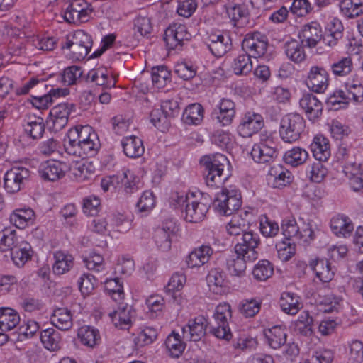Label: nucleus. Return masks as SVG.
<instances>
[{
  "mask_svg": "<svg viewBox=\"0 0 363 363\" xmlns=\"http://www.w3.org/2000/svg\"><path fill=\"white\" fill-rule=\"evenodd\" d=\"M201 162L205 168L204 175L208 186H218L228 179L229 162L225 155L216 154L212 158L203 157Z\"/></svg>",
  "mask_w": 363,
  "mask_h": 363,
  "instance_id": "obj_3",
  "label": "nucleus"
},
{
  "mask_svg": "<svg viewBox=\"0 0 363 363\" xmlns=\"http://www.w3.org/2000/svg\"><path fill=\"white\" fill-rule=\"evenodd\" d=\"M213 253L211 246L203 245L189 253L186 262L189 268L200 267L208 262Z\"/></svg>",
  "mask_w": 363,
  "mask_h": 363,
  "instance_id": "obj_26",
  "label": "nucleus"
},
{
  "mask_svg": "<svg viewBox=\"0 0 363 363\" xmlns=\"http://www.w3.org/2000/svg\"><path fill=\"white\" fill-rule=\"evenodd\" d=\"M339 6L342 15L349 19L363 13V0H342Z\"/></svg>",
  "mask_w": 363,
  "mask_h": 363,
  "instance_id": "obj_36",
  "label": "nucleus"
},
{
  "mask_svg": "<svg viewBox=\"0 0 363 363\" xmlns=\"http://www.w3.org/2000/svg\"><path fill=\"white\" fill-rule=\"evenodd\" d=\"M243 254L242 255H235L227 259V267L229 272L235 276H241L245 271L247 262L253 260L248 259Z\"/></svg>",
  "mask_w": 363,
  "mask_h": 363,
  "instance_id": "obj_45",
  "label": "nucleus"
},
{
  "mask_svg": "<svg viewBox=\"0 0 363 363\" xmlns=\"http://www.w3.org/2000/svg\"><path fill=\"white\" fill-rule=\"evenodd\" d=\"M274 265L267 259H262L254 267L252 276L259 281H264L274 274Z\"/></svg>",
  "mask_w": 363,
  "mask_h": 363,
  "instance_id": "obj_44",
  "label": "nucleus"
},
{
  "mask_svg": "<svg viewBox=\"0 0 363 363\" xmlns=\"http://www.w3.org/2000/svg\"><path fill=\"white\" fill-rule=\"evenodd\" d=\"M233 72L237 75L247 74L252 69L251 57L247 54L238 55L232 65Z\"/></svg>",
  "mask_w": 363,
  "mask_h": 363,
  "instance_id": "obj_52",
  "label": "nucleus"
},
{
  "mask_svg": "<svg viewBox=\"0 0 363 363\" xmlns=\"http://www.w3.org/2000/svg\"><path fill=\"white\" fill-rule=\"evenodd\" d=\"M329 83V75L323 67L313 66L311 67L306 79V84L313 91L322 93L327 89Z\"/></svg>",
  "mask_w": 363,
  "mask_h": 363,
  "instance_id": "obj_13",
  "label": "nucleus"
},
{
  "mask_svg": "<svg viewBox=\"0 0 363 363\" xmlns=\"http://www.w3.org/2000/svg\"><path fill=\"white\" fill-rule=\"evenodd\" d=\"M229 17L234 23V26H242L247 22L249 16L248 9L245 5H236L228 10Z\"/></svg>",
  "mask_w": 363,
  "mask_h": 363,
  "instance_id": "obj_54",
  "label": "nucleus"
},
{
  "mask_svg": "<svg viewBox=\"0 0 363 363\" xmlns=\"http://www.w3.org/2000/svg\"><path fill=\"white\" fill-rule=\"evenodd\" d=\"M101 208V201L99 197L91 195L83 199V211L85 213L95 216Z\"/></svg>",
  "mask_w": 363,
  "mask_h": 363,
  "instance_id": "obj_61",
  "label": "nucleus"
},
{
  "mask_svg": "<svg viewBox=\"0 0 363 363\" xmlns=\"http://www.w3.org/2000/svg\"><path fill=\"white\" fill-rule=\"evenodd\" d=\"M150 121L153 125L161 131H165L169 126V121L162 109H155L150 113Z\"/></svg>",
  "mask_w": 363,
  "mask_h": 363,
  "instance_id": "obj_60",
  "label": "nucleus"
},
{
  "mask_svg": "<svg viewBox=\"0 0 363 363\" xmlns=\"http://www.w3.org/2000/svg\"><path fill=\"white\" fill-rule=\"evenodd\" d=\"M172 201V205L175 208H182L185 206L184 218L190 223L202 220L208 211V205L196 199L194 193L186 194L176 193Z\"/></svg>",
  "mask_w": 363,
  "mask_h": 363,
  "instance_id": "obj_2",
  "label": "nucleus"
},
{
  "mask_svg": "<svg viewBox=\"0 0 363 363\" xmlns=\"http://www.w3.org/2000/svg\"><path fill=\"white\" fill-rule=\"evenodd\" d=\"M206 327L207 320L203 316L196 317L182 328V337L185 340L199 341L205 335Z\"/></svg>",
  "mask_w": 363,
  "mask_h": 363,
  "instance_id": "obj_15",
  "label": "nucleus"
},
{
  "mask_svg": "<svg viewBox=\"0 0 363 363\" xmlns=\"http://www.w3.org/2000/svg\"><path fill=\"white\" fill-rule=\"evenodd\" d=\"M240 194L223 189L218 193L213 201V206L217 212L224 216H230L237 211L241 206Z\"/></svg>",
  "mask_w": 363,
  "mask_h": 363,
  "instance_id": "obj_6",
  "label": "nucleus"
},
{
  "mask_svg": "<svg viewBox=\"0 0 363 363\" xmlns=\"http://www.w3.org/2000/svg\"><path fill=\"white\" fill-rule=\"evenodd\" d=\"M171 73L164 65L152 69V81L157 88L164 87L170 79Z\"/></svg>",
  "mask_w": 363,
  "mask_h": 363,
  "instance_id": "obj_53",
  "label": "nucleus"
},
{
  "mask_svg": "<svg viewBox=\"0 0 363 363\" xmlns=\"http://www.w3.org/2000/svg\"><path fill=\"white\" fill-rule=\"evenodd\" d=\"M123 152L128 157L135 158L144 153V146L140 138L136 136L124 138L121 141Z\"/></svg>",
  "mask_w": 363,
  "mask_h": 363,
  "instance_id": "obj_32",
  "label": "nucleus"
},
{
  "mask_svg": "<svg viewBox=\"0 0 363 363\" xmlns=\"http://www.w3.org/2000/svg\"><path fill=\"white\" fill-rule=\"evenodd\" d=\"M91 135L90 139L77 146L72 147L71 145H68V151L66 152L69 155L79 157L95 155L100 147V143L96 133H93Z\"/></svg>",
  "mask_w": 363,
  "mask_h": 363,
  "instance_id": "obj_20",
  "label": "nucleus"
},
{
  "mask_svg": "<svg viewBox=\"0 0 363 363\" xmlns=\"http://www.w3.org/2000/svg\"><path fill=\"white\" fill-rule=\"evenodd\" d=\"M30 172L23 167H13L4 174V188L9 193H16L21 189L28 180Z\"/></svg>",
  "mask_w": 363,
  "mask_h": 363,
  "instance_id": "obj_10",
  "label": "nucleus"
},
{
  "mask_svg": "<svg viewBox=\"0 0 363 363\" xmlns=\"http://www.w3.org/2000/svg\"><path fill=\"white\" fill-rule=\"evenodd\" d=\"M208 286L216 293L220 292V289L227 286L228 281L225 273L218 268L212 269L206 277Z\"/></svg>",
  "mask_w": 363,
  "mask_h": 363,
  "instance_id": "obj_39",
  "label": "nucleus"
},
{
  "mask_svg": "<svg viewBox=\"0 0 363 363\" xmlns=\"http://www.w3.org/2000/svg\"><path fill=\"white\" fill-rule=\"evenodd\" d=\"M87 79L94 82L97 86H101L105 88H111L115 86L116 82L108 79V71L104 67H97L91 69L87 74Z\"/></svg>",
  "mask_w": 363,
  "mask_h": 363,
  "instance_id": "obj_40",
  "label": "nucleus"
},
{
  "mask_svg": "<svg viewBox=\"0 0 363 363\" xmlns=\"http://www.w3.org/2000/svg\"><path fill=\"white\" fill-rule=\"evenodd\" d=\"M251 156L257 163H267L277 157V152L267 142L255 144L251 150Z\"/></svg>",
  "mask_w": 363,
  "mask_h": 363,
  "instance_id": "obj_27",
  "label": "nucleus"
},
{
  "mask_svg": "<svg viewBox=\"0 0 363 363\" xmlns=\"http://www.w3.org/2000/svg\"><path fill=\"white\" fill-rule=\"evenodd\" d=\"M95 133L91 126H76L71 128L67 134L65 139L64 147L66 152L68 151V145L72 147L80 145L91 138V135Z\"/></svg>",
  "mask_w": 363,
  "mask_h": 363,
  "instance_id": "obj_18",
  "label": "nucleus"
},
{
  "mask_svg": "<svg viewBox=\"0 0 363 363\" xmlns=\"http://www.w3.org/2000/svg\"><path fill=\"white\" fill-rule=\"evenodd\" d=\"M83 262L89 270L100 272L105 269L104 257L95 252H91L89 256L83 257Z\"/></svg>",
  "mask_w": 363,
  "mask_h": 363,
  "instance_id": "obj_56",
  "label": "nucleus"
},
{
  "mask_svg": "<svg viewBox=\"0 0 363 363\" xmlns=\"http://www.w3.org/2000/svg\"><path fill=\"white\" fill-rule=\"evenodd\" d=\"M206 44L211 53L217 57L223 56L231 49L232 45L228 35L217 33L209 34Z\"/></svg>",
  "mask_w": 363,
  "mask_h": 363,
  "instance_id": "obj_16",
  "label": "nucleus"
},
{
  "mask_svg": "<svg viewBox=\"0 0 363 363\" xmlns=\"http://www.w3.org/2000/svg\"><path fill=\"white\" fill-rule=\"evenodd\" d=\"M40 341L45 348L50 351H56L61 347L60 333L52 328L41 331Z\"/></svg>",
  "mask_w": 363,
  "mask_h": 363,
  "instance_id": "obj_34",
  "label": "nucleus"
},
{
  "mask_svg": "<svg viewBox=\"0 0 363 363\" xmlns=\"http://www.w3.org/2000/svg\"><path fill=\"white\" fill-rule=\"evenodd\" d=\"M93 11L91 5L84 0H71L65 9L64 18L73 24L87 22Z\"/></svg>",
  "mask_w": 363,
  "mask_h": 363,
  "instance_id": "obj_7",
  "label": "nucleus"
},
{
  "mask_svg": "<svg viewBox=\"0 0 363 363\" xmlns=\"http://www.w3.org/2000/svg\"><path fill=\"white\" fill-rule=\"evenodd\" d=\"M31 253L30 245L27 242L21 241L11 251V259L16 265L22 267L30 259Z\"/></svg>",
  "mask_w": 363,
  "mask_h": 363,
  "instance_id": "obj_35",
  "label": "nucleus"
},
{
  "mask_svg": "<svg viewBox=\"0 0 363 363\" xmlns=\"http://www.w3.org/2000/svg\"><path fill=\"white\" fill-rule=\"evenodd\" d=\"M79 289L84 296L89 295L94 289L96 281L94 276L84 274L79 279Z\"/></svg>",
  "mask_w": 363,
  "mask_h": 363,
  "instance_id": "obj_63",
  "label": "nucleus"
},
{
  "mask_svg": "<svg viewBox=\"0 0 363 363\" xmlns=\"http://www.w3.org/2000/svg\"><path fill=\"white\" fill-rule=\"evenodd\" d=\"M190 34L187 32L186 26L181 23L170 25L164 32V40L169 49L175 50L182 45L184 40H187Z\"/></svg>",
  "mask_w": 363,
  "mask_h": 363,
  "instance_id": "obj_12",
  "label": "nucleus"
},
{
  "mask_svg": "<svg viewBox=\"0 0 363 363\" xmlns=\"http://www.w3.org/2000/svg\"><path fill=\"white\" fill-rule=\"evenodd\" d=\"M176 227L174 223H166L162 228H159L155 231V242L162 252H167L172 247V238L175 234Z\"/></svg>",
  "mask_w": 363,
  "mask_h": 363,
  "instance_id": "obj_22",
  "label": "nucleus"
},
{
  "mask_svg": "<svg viewBox=\"0 0 363 363\" xmlns=\"http://www.w3.org/2000/svg\"><path fill=\"white\" fill-rule=\"evenodd\" d=\"M330 228L337 236L347 237L354 230V225L350 218L343 215H337L330 220Z\"/></svg>",
  "mask_w": 363,
  "mask_h": 363,
  "instance_id": "obj_29",
  "label": "nucleus"
},
{
  "mask_svg": "<svg viewBox=\"0 0 363 363\" xmlns=\"http://www.w3.org/2000/svg\"><path fill=\"white\" fill-rule=\"evenodd\" d=\"M284 52L287 57L295 63H300L306 58L303 41L293 39L284 44Z\"/></svg>",
  "mask_w": 363,
  "mask_h": 363,
  "instance_id": "obj_30",
  "label": "nucleus"
},
{
  "mask_svg": "<svg viewBox=\"0 0 363 363\" xmlns=\"http://www.w3.org/2000/svg\"><path fill=\"white\" fill-rule=\"evenodd\" d=\"M48 85L45 84L44 79H38L37 78H32L29 82L26 83L20 88L16 89V95H25L29 93L33 89V104L38 109H45L51 105L53 102V98H58L64 96L69 94L67 89H51L47 93L43 90L46 89Z\"/></svg>",
  "mask_w": 363,
  "mask_h": 363,
  "instance_id": "obj_1",
  "label": "nucleus"
},
{
  "mask_svg": "<svg viewBox=\"0 0 363 363\" xmlns=\"http://www.w3.org/2000/svg\"><path fill=\"white\" fill-rule=\"evenodd\" d=\"M323 37L320 26L316 22H311L305 25L298 33L299 39L306 42V46L315 48Z\"/></svg>",
  "mask_w": 363,
  "mask_h": 363,
  "instance_id": "obj_24",
  "label": "nucleus"
},
{
  "mask_svg": "<svg viewBox=\"0 0 363 363\" xmlns=\"http://www.w3.org/2000/svg\"><path fill=\"white\" fill-rule=\"evenodd\" d=\"M166 348L172 357L178 358L185 349V344L178 333L172 332L165 340Z\"/></svg>",
  "mask_w": 363,
  "mask_h": 363,
  "instance_id": "obj_49",
  "label": "nucleus"
},
{
  "mask_svg": "<svg viewBox=\"0 0 363 363\" xmlns=\"http://www.w3.org/2000/svg\"><path fill=\"white\" fill-rule=\"evenodd\" d=\"M268 43L265 35L259 32L247 33L242 43V48L250 57L258 58L264 55Z\"/></svg>",
  "mask_w": 363,
  "mask_h": 363,
  "instance_id": "obj_8",
  "label": "nucleus"
},
{
  "mask_svg": "<svg viewBox=\"0 0 363 363\" xmlns=\"http://www.w3.org/2000/svg\"><path fill=\"white\" fill-rule=\"evenodd\" d=\"M105 289L115 301L123 298V287L118 278L111 279L105 282Z\"/></svg>",
  "mask_w": 363,
  "mask_h": 363,
  "instance_id": "obj_55",
  "label": "nucleus"
},
{
  "mask_svg": "<svg viewBox=\"0 0 363 363\" xmlns=\"http://www.w3.org/2000/svg\"><path fill=\"white\" fill-rule=\"evenodd\" d=\"M280 306L286 313L295 315L300 309L298 297L288 292L284 293L281 297Z\"/></svg>",
  "mask_w": 363,
  "mask_h": 363,
  "instance_id": "obj_51",
  "label": "nucleus"
},
{
  "mask_svg": "<svg viewBox=\"0 0 363 363\" xmlns=\"http://www.w3.org/2000/svg\"><path fill=\"white\" fill-rule=\"evenodd\" d=\"M35 216L31 208L17 209L10 216V221L18 228H25L31 222Z\"/></svg>",
  "mask_w": 363,
  "mask_h": 363,
  "instance_id": "obj_41",
  "label": "nucleus"
},
{
  "mask_svg": "<svg viewBox=\"0 0 363 363\" xmlns=\"http://www.w3.org/2000/svg\"><path fill=\"white\" fill-rule=\"evenodd\" d=\"M20 322L18 314L11 308H0V329L9 331L13 329Z\"/></svg>",
  "mask_w": 363,
  "mask_h": 363,
  "instance_id": "obj_37",
  "label": "nucleus"
},
{
  "mask_svg": "<svg viewBox=\"0 0 363 363\" xmlns=\"http://www.w3.org/2000/svg\"><path fill=\"white\" fill-rule=\"evenodd\" d=\"M174 72L184 80H189L194 78L196 74V68L186 62H178L175 65Z\"/></svg>",
  "mask_w": 363,
  "mask_h": 363,
  "instance_id": "obj_59",
  "label": "nucleus"
},
{
  "mask_svg": "<svg viewBox=\"0 0 363 363\" xmlns=\"http://www.w3.org/2000/svg\"><path fill=\"white\" fill-rule=\"evenodd\" d=\"M259 244V238L257 234L252 230H247L243 233L242 236L238 240L234 247V252L236 255L245 256L250 260H255L258 257V253L256 248Z\"/></svg>",
  "mask_w": 363,
  "mask_h": 363,
  "instance_id": "obj_9",
  "label": "nucleus"
},
{
  "mask_svg": "<svg viewBox=\"0 0 363 363\" xmlns=\"http://www.w3.org/2000/svg\"><path fill=\"white\" fill-rule=\"evenodd\" d=\"M304 128L303 118L298 113H289L281 120L279 135L285 143H291L300 138Z\"/></svg>",
  "mask_w": 363,
  "mask_h": 363,
  "instance_id": "obj_5",
  "label": "nucleus"
},
{
  "mask_svg": "<svg viewBox=\"0 0 363 363\" xmlns=\"http://www.w3.org/2000/svg\"><path fill=\"white\" fill-rule=\"evenodd\" d=\"M91 37L82 30L75 31L71 36H67L63 49H68L72 57L75 60H81L89 53L92 46Z\"/></svg>",
  "mask_w": 363,
  "mask_h": 363,
  "instance_id": "obj_4",
  "label": "nucleus"
},
{
  "mask_svg": "<svg viewBox=\"0 0 363 363\" xmlns=\"http://www.w3.org/2000/svg\"><path fill=\"white\" fill-rule=\"evenodd\" d=\"M65 167L59 161L48 160L40 165L38 172L43 179L54 182L65 176Z\"/></svg>",
  "mask_w": 363,
  "mask_h": 363,
  "instance_id": "obj_19",
  "label": "nucleus"
},
{
  "mask_svg": "<svg viewBox=\"0 0 363 363\" xmlns=\"http://www.w3.org/2000/svg\"><path fill=\"white\" fill-rule=\"evenodd\" d=\"M81 342L89 347H94L100 341V335L98 330L90 326L81 327L77 333Z\"/></svg>",
  "mask_w": 363,
  "mask_h": 363,
  "instance_id": "obj_43",
  "label": "nucleus"
},
{
  "mask_svg": "<svg viewBox=\"0 0 363 363\" xmlns=\"http://www.w3.org/2000/svg\"><path fill=\"white\" fill-rule=\"evenodd\" d=\"M135 311L128 304H121L116 310L109 313L108 315L116 328H127L130 324Z\"/></svg>",
  "mask_w": 363,
  "mask_h": 363,
  "instance_id": "obj_21",
  "label": "nucleus"
},
{
  "mask_svg": "<svg viewBox=\"0 0 363 363\" xmlns=\"http://www.w3.org/2000/svg\"><path fill=\"white\" fill-rule=\"evenodd\" d=\"M45 125L43 119L40 117L29 118L24 125L25 133L33 139H40L45 131Z\"/></svg>",
  "mask_w": 363,
  "mask_h": 363,
  "instance_id": "obj_48",
  "label": "nucleus"
},
{
  "mask_svg": "<svg viewBox=\"0 0 363 363\" xmlns=\"http://www.w3.org/2000/svg\"><path fill=\"white\" fill-rule=\"evenodd\" d=\"M90 163L79 164L73 169V175L76 181L83 182L91 179L94 172L91 169Z\"/></svg>",
  "mask_w": 363,
  "mask_h": 363,
  "instance_id": "obj_62",
  "label": "nucleus"
},
{
  "mask_svg": "<svg viewBox=\"0 0 363 363\" xmlns=\"http://www.w3.org/2000/svg\"><path fill=\"white\" fill-rule=\"evenodd\" d=\"M313 157L320 162H326L331 155L329 140L323 135H317L311 144Z\"/></svg>",
  "mask_w": 363,
  "mask_h": 363,
  "instance_id": "obj_25",
  "label": "nucleus"
},
{
  "mask_svg": "<svg viewBox=\"0 0 363 363\" xmlns=\"http://www.w3.org/2000/svg\"><path fill=\"white\" fill-rule=\"evenodd\" d=\"M309 266L321 281L327 283L333 279L334 271L328 259L320 258L312 259Z\"/></svg>",
  "mask_w": 363,
  "mask_h": 363,
  "instance_id": "obj_28",
  "label": "nucleus"
},
{
  "mask_svg": "<svg viewBox=\"0 0 363 363\" xmlns=\"http://www.w3.org/2000/svg\"><path fill=\"white\" fill-rule=\"evenodd\" d=\"M82 74V68L79 66L73 65L65 69L61 75V80L67 85L74 84L77 79Z\"/></svg>",
  "mask_w": 363,
  "mask_h": 363,
  "instance_id": "obj_64",
  "label": "nucleus"
},
{
  "mask_svg": "<svg viewBox=\"0 0 363 363\" xmlns=\"http://www.w3.org/2000/svg\"><path fill=\"white\" fill-rule=\"evenodd\" d=\"M50 320L52 324L61 330H68L73 325L71 311L66 308H56Z\"/></svg>",
  "mask_w": 363,
  "mask_h": 363,
  "instance_id": "obj_31",
  "label": "nucleus"
},
{
  "mask_svg": "<svg viewBox=\"0 0 363 363\" xmlns=\"http://www.w3.org/2000/svg\"><path fill=\"white\" fill-rule=\"evenodd\" d=\"M74 111L75 105L69 103L59 104L50 110V120L55 131H60L65 127L70 113Z\"/></svg>",
  "mask_w": 363,
  "mask_h": 363,
  "instance_id": "obj_14",
  "label": "nucleus"
},
{
  "mask_svg": "<svg viewBox=\"0 0 363 363\" xmlns=\"http://www.w3.org/2000/svg\"><path fill=\"white\" fill-rule=\"evenodd\" d=\"M19 242L16 230L6 228L0 231L1 251L11 250V252Z\"/></svg>",
  "mask_w": 363,
  "mask_h": 363,
  "instance_id": "obj_50",
  "label": "nucleus"
},
{
  "mask_svg": "<svg viewBox=\"0 0 363 363\" xmlns=\"http://www.w3.org/2000/svg\"><path fill=\"white\" fill-rule=\"evenodd\" d=\"M235 115V103L227 99H223L217 106V108H215L212 112L213 118L216 119L217 121L223 126L230 125Z\"/></svg>",
  "mask_w": 363,
  "mask_h": 363,
  "instance_id": "obj_17",
  "label": "nucleus"
},
{
  "mask_svg": "<svg viewBox=\"0 0 363 363\" xmlns=\"http://www.w3.org/2000/svg\"><path fill=\"white\" fill-rule=\"evenodd\" d=\"M264 125L263 117L255 112H247L242 118L238 127L239 134L243 138L251 137L258 133Z\"/></svg>",
  "mask_w": 363,
  "mask_h": 363,
  "instance_id": "obj_11",
  "label": "nucleus"
},
{
  "mask_svg": "<svg viewBox=\"0 0 363 363\" xmlns=\"http://www.w3.org/2000/svg\"><path fill=\"white\" fill-rule=\"evenodd\" d=\"M54 257L55 262L52 270L55 274H63L73 267L74 258L71 255L66 254L62 251H57L55 253Z\"/></svg>",
  "mask_w": 363,
  "mask_h": 363,
  "instance_id": "obj_38",
  "label": "nucleus"
},
{
  "mask_svg": "<svg viewBox=\"0 0 363 363\" xmlns=\"http://www.w3.org/2000/svg\"><path fill=\"white\" fill-rule=\"evenodd\" d=\"M308 157V152L300 147H294L286 151L284 155V160L286 164L297 167L303 164Z\"/></svg>",
  "mask_w": 363,
  "mask_h": 363,
  "instance_id": "obj_46",
  "label": "nucleus"
},
{
  "mask_svg": "<svg viewBox=\"0 0 363 363\" xmlns=\"http://www.w3.org/2000/svg\"><path fill=\"white\" fill-rule=\"evenodd\" d=\"M264 336L268 345L273 349H279L286 342L287 334L281 326H274L264 330Z\"/></svg>",
  "mask_w": 363,
  "mask_h": 363,
  "instance_id": "obj_33",
  "label": "nucleus"
},
{
  "mask_svg": "<svg viewBox=\"0 0 363 363\" xmlns=\"http://www.w3.org/2000/svg\"><path fill=\"white\" fill-rule=\"evenodd\" d=\"M354 67L352 57L345 56L333 63L330 66L331 72L335 77H344L349 75Z\"/></svg>",
  "mask_w": 363,
  "mask_h": 363,
  "instance_id": "obj_42",
  "label": "nucleus"
},
{
  "mask_svg": "<svg viewBox=\"0 0 363 363\" xmlns=\"http://www.w3.org/2000/svg\"><path fill=\"white\" fill-rule=\"evenodd\" d=\"M213 317L216 324H228V320L231 318V307L230 304L223 303L218 305Z\"/></svg>",
  "mask_w": 363,
  "mask_h": 363,
  "instance_id": "obj_58",
  "label": "nucleus"
},
{
  "mask_svg": "<svg viewBox=\"0 0 363 363\" xmlns=\"http://www.w3.org/2000/svg\"><path fill=\"white\" fill-rule=\"evenodd\" d=\"M203 118V108L199 104L188 106L183 113V121L189 125H197Z\"/></svg>",
  "mask_w": 363,
  "mask_h": 363,
  "instance_id": "obj_47",
  "label": "nucleus"
},
{
  "mask_svg": "<svg viewBox=\"0 0 363 363\" xmlns=\"http://www.w3.org/2000/svg\"><path fill=\"white\" fill-rule=\"evenodd\" d=\"M262 302L256 299H245L240 305V311L245 317H254L259 313Z\"/></svg>",
  "mask_w": 363,
  "mask_h": 363,
  "instance_id": "obj_57",
  "label": "nucleus"
},
{
  "mask_svg": "<svg viewBox=\"0 0 363 363\" xmlns=\"http://www.w3.org/2000/svg\"><path fill=\"white\" fill-rule=\"evenodd\" d=\"M299 104L311 121L318 118L322 114L323 104L313 94H303Z\"/></svg>",
  "mask_w": 363,
  "mask_h": 363,
  "instance_id": "obj_23",
  "label": "nucleus"
}]
</instances>
